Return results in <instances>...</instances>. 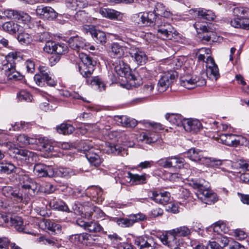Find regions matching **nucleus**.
Instances as JSON below:
<instances>
[{"label":"nucleus","mask_w":249,"mask_h":249,"mask_svg":"<svg viewBox=\"0 0 249 249\" xmlns=\"http://www.w3.org/2000/svg\"><path fill=\"white\" fill-rule=\"evenodd\" d=\"M39 190V185L28 176H24L22 177L21 187L18 191L14 190L11 186H4L2 189V193L7 197L14 199L17 202H21L27 201Z\"/></svg>","instance_id":"1"},{"label":"nucleus","mask_w":249,"mask_h":249,"mask_svg":"<svg viewBox=\"0 0 249 249\" xmlns=\"http://www.w3.org/2000/svg\"><path fill=\"white\" fill-rule=\"evenodd\" d=\"M111 63L116 73L121 77H125L131 85L138 86L142 83V74L145 71V69H141L139 71L132 72L124 59L112 60Z\"/></svg>","instance_id":"2"},{"label":"nucleus","mask_w":249,"mask_h":249,"mask_svg":"<svg viewBox=\"0 0 249 249\" xmlns=\"http://www.w3.org/2000/svg\"><path fill=\"white\" fill-rule=\"evenodd\" d=\"M16 52L9 53L6 57L7 63L0 71V83L9 80L17 81L22 79L23 76L16 70V61L20 58Z\"/></svg>","instance_id":"3"},{"label":"nucleus","mask_w":249,"mask_h":249,"mask_svg":"<svg viewBox=\"0 0 249 249\" xmlns=\"http://www.w3.org/2000/svg\"><path fill=\"white\" fill-rule=\"evenodd\" d=\"M233 13L236 18L231 21V25L236 28L249 30V8L244 7H236Z\"/></svg>","instance_id":"4"},{"label":"nucleus","mask_w":249,"mask_h":249,"mask_svg":"<svg viewBox=\"0 0 249 249\" xmlns=\"http://www.w3.org/2000/svg\"><path fill=\"white\" fill-rule=\"evenodd\" d=\"M154 25L157 27L158 37L163 40L171 39L176 32L170 24L165 21V18H156Z\"/></svg>","instance_id":"5"},{"label":"nucleus","mask_w":249,"mask_h":249,"mask_svg":"<svg viewBox=\"0 0 249 249\" xmlns=\"http://www.w3.org/2000/svg\"><path fill=\"white\" fill-rule=\"evenodd\" d=\"M79 56L81 60L78 65L79 72L83 77H90L95 69L96 62L85 53H81Z\"/></svg>","instance_id":"6"},{"label":"nucleus","mask_w":249,"mask_h":249,"mask_svg":"<svg viewBox=\"0 0 249 249\" xmlns=\"http://www.w3.org/2000/svg\"><path fill=\"white\" fill-rule=\"evenodd\" d=\"M190 185L195 189H197L196 193L198 198L204 199L207 204L209 202H214L215 201V194L211 193L209 190L206 189L202 184L198 182L197 180H192L189 183Z\"/></svg>","instance_id":"7"},{"label":"nucleus","mask_w":249,"mask_h":249,"mask_svg":"<svg viewBox=\"0 0 249 249\" xmlns=\"http://www.w3.org/2000/svg\"><path fill=\"white\" fill-rule=\"evenodd\" d=\"M133 243L139 249H155L157 246L155 239L147 235L134 236Z\"/></svg>","instance_id":"8"},{"label":"nucleus","mask_w":249,"mask_h":249,"mask_svg":"<svg viewBox=\"0 0 249 249\" xmlns=\"http://www.w3.org/2000/svg\"><path fill=\"white\" fill-rule=\"evenodd\" d=\"M147 217L144 214L139 213L132 214L126 218H119L116 220L117 224L123 228L131 227L136 223L140 221L147 220Z\"/></svg>","instance_id":"9"},{"label":"nucleus","mask_w":249,"mask_h":249,"mask_svg":"<svg viewBox=\"0 0 249 249\" xmlns=\"http://www.w3.org/2000/svg\"><path fill=\"white\" fill-rule=\"evenodd\" d=\"M177 77L178 74L175 71H170L163 73L159 80L157 85L158 90L160 92L165 91Z\"/></svg>","instance_id":"10"},{"label":"nucleus","mask_w":249,"mask_h":249,"mask_svg":"<svg viewBox=\"0 0 249 249\" xmlns=\"http://www.w3.org/2000/svg\"><path fill=\"white\" fill-rule=\"evenodd\" d=\"M156 17L153 12L140 13L134 17V22L139 26H154Z\"/></svg>","instance_id":"11"},{"label":"nucleus","mask_w":249,"mask_h":249,"mask_svg":"<svg viewBox=\"0 0 249 249\" xmlns=\"http://www.w3.org/2000/svg\"><path fill=\"white\" fill-rule=\"evenodd\" d=\"M74 195L78 197H83L84 194L86 196L90 197L94 201H97L98 202L102 201L103 198L102 197L103 191L102 189L97 186H91L89 187L86 190L85 193H82L81 191L78 189H76L74 192Z\"/></svg>","instance_id":"12"},{"label":"nucleus","mask_w":249,"mask_h":249,"mask_svg":"<svg viewBox=\"0 0 249 249\" xmlns=\"http://www.w3.org/2000/svg\"><path fill=\"white\" fill-rule=\"evenodd\" d=\"M8 153L10 156L14 158L26 162H29L30 159H32L34 155L32 152L16 146H11L9 149Z\"/></svg>","instance_id":"13"},{"label":"nucleus","mask_w":249,"mask_h":249,"mask_svg":"<svg viewBox=\"0 0 249 249\" xmlns=\"http://www.w3.org/2000/svg\"><path fill=\"white\" fill-rule=\"evenodd\" d=\"M206 83L205 79L196 76H186L180 78V84L188 89H194L195 87H200Z\"/></svg>","instance_id":"14"},{"label":"nucleus","mask_w":249,"mask_h":249,"mask_svg":"<svg viewBox=\"0 0 249 249\" xmlns=\"http://www.w3.org/2000/svg\"><path fill=\"white\" fill-rule=\"evenodd\" d=\"M36 14L40 18L47 20L53 19L57 16V13L53 8L50 6H45L42 5L37 6Z\"/></svg>","instance_id":"15"},{"label":"nucleus","mask_w":249,"mask_h":249,"mask_svg":"<svg viewBox=\"0 0 249 249\" xmlns=\"http://www.w3.org/2000/svg\"><path fill=\"white\" fill-rule=\"evenodd\" d=\"M160 239L164 245L170 249H173L178 245L177 237L172 230L160 235Z\"/></svg>","instance_id":"16"},{"label":"nucleus","mask_w":249,"mask_h":249,"mask_svg":"<svg viewBox=\"0 0 249 249\" xmlns=\"http://www.w3.org/2000/svg\"><path fill=\"white\" fill-rule=\"evenodd\" d=\"M189 13L191 15H195L200 19L208 21H213L216 18L215 13L211 10L205 8H196L190 10Z\"/></svg>","instance_id":"17"},{"label":"nucleus","mask_w":249,"mask_h":249,"mask_svg":"<svg viewBox=\"0 0 249 249\" xmlns=\"http://www.w3.org/2000/svg\"><path fill=\"white\" fill-rule=\"evenodd\" d=\"M186 157L192 161L204 164L207 158L204 152L199 149L191 148L185 153Z\"/></svg>","instance_id":"18"},{"label":"nucleus","mask_w":249,"mask_h":249,"mask_svg":"<svg viewBox=\"0 0 249 249\" xmlns=\"http://www.w3.org/2000/svg\"><path fill=\"white\" fill-rule=\"evenodd\" d=\"M69 47L72 50L78 52L81 50L87 49L89 46L84 39L78 36L71 37L68 41Z\"/></svg>","instance_id":"19"},{"label":"nucleus","mask_w":249,"mask_h":249,"mask_svg":"<svg viewBox=\"0 0 249 249\" xmlns=\"http://www.w3.org/2000/svg\"><path fill=\"white\" fill-rule=\"evenodd\" d=\"M205 63L207 68V75L210 76V78L217 80L219 76V70L217 65L214 62L213 58L210 56H208Z\"/></svg>","instance_id":"20"},{"label":"nucleus","mask_w":249,"mask_h":249,"mask_svg":"<svg viewBox=\"0 0 249 249\" xmlns=\"http://www.w3.org/2000/svg\"><path fill=\"white\" fill-rule=\"evenodd\" d=\"M124 179L126 182L130 183L132 185L143 184L146 183V175L144 174L139 175L128 172L125 174Z\"/></svg>","instance_id":"21"},{"label":"nucleus","mask_w":249,"mask_h":249,"mask_svg":"<svg viewBox=\"0 0 249 249\" xmlns=\"http://www.w3.org/2000/svg\"><path fill=\"white\" fill-rule=\"evenodd\" d=\"M130 55L132 59L140 65H142L146 62L147 56L145 53L138 48L130 49Z\"/></svg>","instance_id":"22"},{"label":"nucleus","mask_w":249,"mask_h":249,"mask_svg":"<svg viewBox=\"0 0 249 249\" xmlns=\"http://www.w3.org/2000/svg\"><path fill=\"white\" fill-rule=\"evenodd\" d=\"M150 198L156 203L165 205L170 200V194L168 192L162 193L159 191H154L152 192V196Z\"/></svg>","instance_id":"23"},{"label":"nucleus","mask_w":249,"mask_h":249,"mask_svg":"<svg viewBox=\"0 0 249 249\" xmlns=\"http://www.w3.org/2000/svg\"><path fill=\"white\" fill-rule=\"evenodd\" d=\"M125 50V47L120 45L118 43H113L111 45L109 55L113 59L112 60L124 59Z\"/></svg>","instance_id":"24"},{"label":"nucleus","mask_w":249,"mask_h":249,"mask_svg":"<svg viewBox=\"0 0 249 249\" xmlns=\"http://www.w3.org/2000/svg\"><path fill=\"white\" fill-rule=\"evenodd\" d=\"M182 126L186 131L196 133L199 130L202 125L198 120L185 119L183 122Z\"/></svg>","instance_id":"25"},{"label":"nucleus","mask_w":249,"mask_h":249,"mask_svg":"<svg viewBox=\"0 0 249 249\" xmlns=\"http://www.w3.org/2000/svg\"><path fill=\"white\" fill-rule=\"evenodd\" d=\"M34 173L39 178L49 177L53 175L52 168L46 165L37 163L34 166Z\"/></svg>","instance_id":"26"},{"label":"nucleus","mask_w":249,"mask_h":249,"mask_svg":"<svg viewBox=\"0 0 249 249\" xmlns=\"http://www.w3.org/2000/svg\"><path fill=\"white\" fill-rule=\"evenodd\" d=\"M77 224L85 230L89 232H97L103 231V228L97 222H85L82 220H77Z\"/></svg>","instance_id":"27"},{"label":"nucleus","mask_w":249,"mask_h":249,"mask_svg":"<svg viewBox=\"0 0 249 249\" xmlns=\"http://www.w3.org/2000/svg\"><path fill=\"white\" fill-rule=\"evenodd\" d=\"M100 154L101 152L98 149H91L89 153H86V157L91 165L98 167L102 162Z\"/></svg>","instance_id":"28"},{"label":"nucleus","mask_w":249,"mask_h":249,"mask_svg":"<svg viewBox=\"0 0 249 249\" xmlns=\"http://www.w3.org/2000/svg\"><path fill=\"white\" fill-rule=\"evenodd\" d=\"M10 223L15 229L19 232L32 234L31 231L27 229L26 226L23 224L22 218L20 216H14L10 218Z\"/></svg>","instance_id":"29"},{"label":"nucleus","mask_w":249,"mask_h":249,"mask_svg":"<svg viewBox=\"0 0 249 249\" xmlns=\"http://www.w3.org/2000/svg\"><path fill=\"white\" fill-rule=\"evenodd\" d=\"M42 140V139L29 137L25 134H20L17 137V143L20 147H23L27 145L36 144Z\"/></svg>","instance_id":"30"},{"label":"nucleus","mask_w":249,"mask_h":249,"mask_svg":"<svg viewBox=\"0 0 249 249\" xmlns=\"http://www.w3.org/2000/svg\"><path fill=\"white\" fill-rule=\"evenodd\" d=\"M155 14L156 19H160L168 18L171 17V13L167 10L163 3L157 2L155 5V7L153 11Z\"/></svg>","instance_id":"31"},{"label":"nucleus","mask_w":249,"mask_h":249,"mask_svg":"<svg viewBox=\"0 0 249 249\" xmlns=\"http://www.w3.org/2000/svg\"><path fill=\"white\" fill-rule=\"evenodd\" d=\"M100 13L103 17L110 19L121 20L123 18V14L122 13L112 9L104 8L100 9Z\"/></svg>","instance_id":"32"},{"label":"nucleus","mask_w":249,"mask_h":249,"mask_svg":"<svg viewBox=\"0 0 249 249\" xmlns=\"http://www.w3.org/2000/svg\"><path fill=\"white\" fill-rule=\"evenodd\" d=\"M3 30L10 34H15L17 32L22 31L23 28L17 23L10 21L6 22L2 25Z\"/></svg>","instance_id":"33"},{"label":"nucleus","mask_w":249,"mask_h":249,"mask_svg":"<svg viewBox=\"0 0 249 249\" xmlns=\"http://www.w3.org/2000/svg\"><path fill=\"white\" fill-rule=\"evenodd\" d=\"M115 120L123 126L127 127H134L137 124V121L135 119L128 118L126 116H115Z\"/></svg>","instance_id":"34"},{"label":"nucleus","mask_w":249,"mask_h":249,"mask_svg":"<svg viewBox=\"0 0 249 249\" xmlns=\"http://www.w3.org/2000/svg\"><path fill=\"white\" fill-rule=\"evenodd\" d=\"M89 32L97 43L103 44L106 42V35L104 32L97 30L94 28H90Z\"/></svg>","instance_id":"35"},{"label":"nucleus","mask_w":249,"mask_h":249,"mask_svg":"<svg viewBox=\"0 0 249 249\" xmlns=\"http://www.w3.org/2000/svg\"><path fill=\"white\" fill-rule=\"evenodd\" d=\"M46 229L55 234L60 233L61 231V226L50 219H45L43 221Z\"/></svg>","instance_id":"36"},{"label":"nucleus","mask_w":249,"mask_h":249,"mask_svg":"<svg viewBox=\"0 0 249 249\" xmlns=\"http://www.w3.org/2000/svg\"><path fill=\"white\" fill-rule=\"evenodd\" d=\"M50 207L54 210H58L65 212H68L69 209L68 206L62 200L54 199L50 202Z\"/></svg>","instance_id":"37"},{"label":"nucleus","mask_w":249,"mask_h":249,"mask_svg":"<svg viewBox=\"0 0 249 249\" xmlns=\"http://www.w3.org/2000/svg\"><path fill=\"white\" fill-rule=\"evenodd\" d=\"M165 118L171 124L178 126L182 125L183 122L185 120L180 114L174 113H167Z\"/></svg>","instance_id":"38"},{"label":"nucleus","mask_w":249,"mask_h":249,"mask_svg":"<svg viewBox=\"0 0 249 249\" xmlns=\"http://www.w3.org/2000/svg\"><path fill=\"white\" fill-rule=\"evenodd\" d=\"M56 131L59 134L69 135L73 133L74 127L72 124L68 123H62L56 127Z\"/></svg>","instance_id":"39"},{"label":"nucleus","mask_w":249,"mask_h":249,"mask_svg":"<svg viewBox=\"0 0 249 249\" xmlns=\"http://www.w3.org/2000/svg\"><path fill=\"white\" fill-rule=\"evenodd\" d=\"M168 168L178 166L180 167L183 165L184 159L179 156H171L167 157Z\"/></svg>","instance_id":"40"},{"label":"nucleus","mask_w":249,"mask_h":249,"mask_svg":"<svg viewBox=\"0 0 249 249\" xmlns=\"http://www.w3.org/2000/svg\"><path fill=\"white\" fill-rule=\"evenodd\" d=\"M194 27L198 34L209 32L211 30V28L209 26V24L207 22H201L200 21H196L194 23Z\"/></svg>","instance_id":"41"},{"label":"nucleus","mask_w":249,"mask_h":249,"mask_svg":"<svg viewBox=\"0 0 249 249\" xmlns=\"http://www.w3.org/2000/svg\"><path fill=\"white\" fill-rule=\"evenodd\" d=\"M222 163L223 161L220 160L207 156L204 165L210 167L220 168Z\"/></svg>","instance_id":"42"},{"label":"nucleus","mask_w":249,"mask_h":249,"mask_svg":"<svg viewBox=\"0 0 249 249\" xmlns=\"http://www.w3.org/2000/svg\"><path fill=\"white\" fill-rule=\"evenodd\" d=\"M56 175L60 177L69 178L74 175V172L68 168H59L55 172Z\"/></svg>","instance_id":"43"},{"label":"nucleus","mask_w":249,"mask_h":249,"mask_svg":"<svg viewBox=\"0 0 249 249\" xmlns=\"http://www.w3.org/2000/svg\"><path fill=\"white\" fill-rule=\"evenodd\" d=\"M1 174H10L16 172V167L12 163L7 162H1Z\"/></svg>","instance_id":"44"},{"label":"nucleus","mask_w":249,"mask_h":249,"mask_svg":"<svg viewBox=\"0 0 249 249\" xmlns=\"http://www.w3.org/2000/svg\"><path fill=\"white\" fill-rule=\"evenodd\" d=\"M174 234L177 236L185 237L191 233L190 230L186 226H181L176 229H173Z\"/></svg>","instance_id":"45"},{"label":"nucleus","mask_w":249,"mask_h":249,"mask_svg":"<svg viewBox=\"0 0 249 249\" xmlns=\"http://www.w3.org/2000/svg\"><path fill=\"white\" fill-rule=\"evenodd\" d=\"M97 238L90 234L83 233V245L91 246L96 242Z\"/></svg>","instance_id":"46"},{"label":"nucleus","mask_w":249,"mask_h":249,"mask_svg":"<svg viewBox=\"0 0 249 249\" xmlns=\"http://www.w3.org/2000/svg\"><path fill=\"white\" fill-rule=\"evenodd\" d=\"M236 137H238V136L234 134L227 133L226 145L232 146H237L239 145L240 140L236 139Z\"/></svg>","instance_id":"47"},{"label":"nucleus","mask_w":249,"mask_h":249,"mask_svg":"<svg viewBox=\"0 0 249 249\" xmlns=\"http://www.w3.org/2000/svg\"><path fill=\"white\" fill-rule=\"evenodd\" d=\"M159 138V136L157 133H148L143 135V140L148 144L156 142Z\"/></svg>","instance_id":"48"},{"label":"nucleus","mask_w":249,"mask_h":249,"mask_svg":"<svg viewBox=\"0 0 249 249\" xmlns=\"http://www.w3.org/2000/svg\"><path fill=\"white\" fill-rule=\"evenodd\" d=\"M91 210L92 211L88 214V219L91 218L92 215H94V216L97 219L104 217V213L99 208L95 206L92 207Z\"/></svg>","instance_id":"49"},{"label":"nucleus","mask_w":249,"mask_h":249,"mask_svg":"<svg viewBox=\"0 0 249 249\" xmlns=\"http://www.w3.org/2000/svg\"><path fill=\"white\" fill-rule=\"evenodd\" d=\"M146 127H151L152 130L158 131L164 129L163 125L160 123L144 121L143 122Z\"/></svg>","instance_id":"50"},{"label":"nucleus","mask_w":249,"mask_h":249,"mask_svg":"<svg viewBox=\"0 0 249 249\" xmlns=\"http://www.w3.org/2000/svg\"><path fill=\"white\" fill-rule=\"evenodd\" d=\"M54 53L58 55L64 54L68 52V48L64 43H55Z\"/></svg>","instance_id":"51"},{"label":"nucleus","mask_w":249,"mask_h":249,"mask_svg":"<svg viewBox=\"0 0 249 249\" xmlns=\"http://www.w3.org/2000/svg\"><path fill=\"white\" fill-rule=\"evenodd\" d=\"M163 213V211L162 209L160 208H155L154 209H152L148 214V216H146L147 217V220H150L152 218H156L157 217L161 216Z\"/></svg>","instance_id":"52"},{"label":"nucleus","mask_w":249,"mask_h":249,"mask_svg":"<svg viewBox=\"0 0 249 249\" xmlns=\"http://www.w3.org/2000/svg\"><path fill=\"white\" fill-rule=\"evenodd\" d=\"M109 150L114 155L124 156L123 152H125L124 148H123L120 144H110Z\"/></svg>","instance_id":"53"},{"label":"nucleus","mask_w":249,"mask_h":249,"mask_svg":"<svg viewBox=\"0 0 249 249\" xmlns=\"http://www.w3.org/2000/svg\"><path fill=\"white\" fill-rule=\"evenodd\" d=\"M214 240L218 242L222 249L227 246L230 243L228 237L221 234H217V235L215 237Z\"/></svg>","instance_id":"54"},{"label":"nucleus","mask_w":249,"mask_h":249,"mask_svg":"<svg viewBox=\"0 0 249 249\" xmlns=\"http://www.w3.org/2000/svg\"><path fill=\"white\" fill-rule=\"evenodd\" d=\"M90 84L92 86H97L100 91L105 90L106 88L105 84L98 77L92 78L90 81Z\"/></svg>","instance_id":"55"},{"label":"nucleus","mask_w":249,"mask_h":249,"mask_svg":"<svg viewBox=\"0 0 249 249\" xmlns=\"http://www.w3.org/2000/svg\"><path fill=\"white\" fill-rule=\"evenodd\" d=\"M37 241L42 245L49 246H54L56 244V240L54 239L46 237L43 236L37 238Z\"/></svg>","instance_id":"56"},{"label":"nucleus","mask_w":249,"mask_h":249,"mask_svg":"<svg viewBox=\"0 0 249 249\" xmlns=\"http://www.w3.org/2000/svg\"><path fill=\"white\" fill-rule=\"evenodd\" d=\"M18 97L19 101H25L27 102H31L33 99L30 93L25 90H21L18 94Z\"/></svg>","instance_id":"57"},{"label":"nucleus","mask_w":249,"mask_h":249,"mask_svg":"<svg viewBox=\"0 0 249 249\" xmlns=\"http://www.w3.org/2000/svg\"><path fill=\"white\" fill-rule=\"evenodd\" d=\"M80 150L83 151L86 155V153H89L91 151V149H96L89 142H82L79 144Z\"/></svg>","instance_id":"58"},{"label":"nucleus","mask_w":249,"mask_h":249,"mask_svg":"<svg viewBox=\"0 0 249 249\" xmlns=\"http://www.w3.org/2000/svg\"><path fill=\"white\" fill-rule=\"evenodd\" d=\"M154 88V85L151 83H149L143 86L141 92L145 97L149 96L152 93Z\"/></svg>","instance_id":"59"},{"label":"nucleus","mask_w":249,"mask_h":249,"mask_svg":"<svg viewBox=\"0 0 249 249\" xmlns=\"http://www.w3.org/2000/svg\"><path fill=\"white\" fill-rule=\"evenodd\" d=\"M37 139H42V141H40L36 145L41 146L46 151L52 152L54 150V147L46 142L44 138H38Z\"/></svg>","instance_id":"60"},{"label":"nucleus","mask_w":249,"mask_h":249,"mask_svg":"<svg viewBox=\"0 0 249 249\" xmlns=\"http://www.w3.org/2000/svg\"><path fill=\"white\" fill-rule=\"evenodd\" d=\"M83 233L76 234L70 236L71 242L75 245L83 244Z\"/></svg>","instance_id":"61"},{"label":"nucleus","mask_w":249,"mask_h":249,"mask_svg":"<svg viewBox=\"0 0 249 249\" xmlns=\"http://www.w3.org/2000/svg\"><path fill=\"white\" fill-rule=\"evenodd\" d=\"M55 43L53 41H47L43 47V51L48 53H54Z\"/></svg>","instance_id":"62"},{"label":"nucleus","mask_w":249,"mask_h":249,"mask_svg":"<svg viewBox=\"0 0 249 249\" xmlns=\"http://www.w3.org/2000/svg\"><path fill=\"white\" fill-rule=\"evenodd\" d=\"M225 226V224L222 221H218L214 223L213 225L211 226V228H213L214 232H219L220 231H223L226 232V231L223 229Z\"/></svg>","instance_id":"63"},{"label":"nucleus","mask_w":249,"mask_h":249,"mask_svg":"<svg viewBox=\"0 0 249 249\" xmlns=\"http://www.w3.org/2000/svg\"><path fill=\"white\" fill-rule=\"evenodd\" d=\"M18 36V40L21 43H28L30 41L31 36L26 33L19 32Z\"/></svg>","instance_id":"64"}]
</instances>
